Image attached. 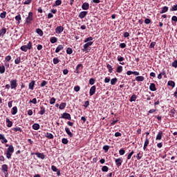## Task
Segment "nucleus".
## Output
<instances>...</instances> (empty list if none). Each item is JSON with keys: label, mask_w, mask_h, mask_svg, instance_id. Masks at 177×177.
I'll list each match as a JSON object with an SVG mask.
<instances>
[{"label": "nucleus", "mask_w": 177, "mask_h": 177, "mask_svg": "<svg viewBox=\"0 0 177 177\" xmlns=\"http://www.w3.org/2000/svg\"><path fill=\"white\" fill-rule=\"evenodd\" d=\"M162 138V131H159L158 135L156 136V140H161Z\"/></svg>", "instance_id": "4468645a"}, {"label": "nucleus", "mask_w": 177, "mask_h": 177, "mask_svg": "<svg viewBox=\"0 0 177 177\" xmlns=\"http://www.w3.org/2000/svg\"><path fill=\"white\" fill-rule=\"evenodd\" d=\"M130 102H135V100H136V95H133L131 97H130Z\"/></svg>", "instance_id": "37998d69"}, {"label": "nucleus", "mask_w": 177, "mask_h": 177, "mask_svg": "<svg viewBox=\"0 0 177 177\" xmlns=\"http://www.w3.org/2000/svg\"><path fill=\"white\" fill-rule=\"evenodd\" d=\"M50 42H51V44H56V42H57V38L56 37H52L50 40Z\"/></svg>", "instance_id": "473e14b6"}, {"label": "nucleus", "mask_w": 177, "mask_h": 177, "mask_svg": "<svg viewBox=\"0 0 177 177\" xmlns=\"http://www.w3.org/2000/svg\"><path fill=\"white\" fill-rule=\"evenodd\" d=\"M32 0H26L24 3V5H30L31 3Z\"/></svg>", "instance_id": "69168bd1"}, {"label": "nucleus", "mask_w": 177, "mask_h": 177, "mask_svg": "<svg viewBox=\"0 0 177 177\" xmlns=\"http://www.w3.org/2000/svg\"><path fill=\"white\" fill-rule=\"evenodd\" d=\"M62 5V0H56L53 6H60Z\"/></svg>", "instance_id": "a878e982"}, {"label": "nucleus", "mask_w": 177, "mask_h": 177, "mask_svg": "<svg viewBox=\"0 0 177 177\" xmlns=\"http://www.w3.org/2000/svg\"><path fill=\"white\" fill-rule=\"evenodd\" d=\"M0 17L1 19H5V17H6V12H3L2 13H1Z\"/></svg>", "instance_id": "a18cd8bd"}, {"label": "nucleus", "mask_w": 177, "mask_h": 177, "mask_svg": "<svg viewBox=\"0 0 177 177\" xmlns=\"http://www.w3.org/2000/svg\"><path fill=\"white\" fill-rule=\"evenodd\" d=\"M66 53H67L68 55H72V54H73V48H68L66 49Z\"/></svg>", "instance_id": "f704fd0d"}, {"label": "nucleus", "mask_w": 177, "mask_h": 177, "mask_svg": "<svg viewBox=\"0 0 177 177\" xmlns=\"http://www.w3.org/2000/svg\"><path fill=\"white\" fill-rule=\"evenodd\" d=\"M61 118H64L65 120H71V115L68 113H62Z\"/></svg>", "instance_id": "7ed1b4c3"}, {"label": "nucleus", "mask_w": 177, "mask_h": 177, "mask_svg": "<svg viewBox=\"0 0 177 177\" xmlns=\"http://www.w3.org/2000/svg\"><path fill=\"white\" fill-rule=\"evenodd\" d=\"M166 12H168V7L165 6L162 8V10L160 11V13H166Z\"/></svg>", "instance_id": "2f4dec72"}, {"label": "nucleus", "mask_w": 177, "mask_h": 177, "mask_svg": "<svg viewBox=\"0 0 177 177\" xmlns=\"http://www.w3.org/2000/svg\"><path fill=\"white\" fill-rule=\"evenodd\" d=\"M144 146H149V139L147 138L145 139Z\"/></svg>", "instance_id": "0e129e2a"}, {"label": "nucleus", "mask_w": 177, "mask_h": 177, "mask_svg": "<svg viewBox=\"0 0 177 177\" xmlns=\"http://www.w3.org/2000/svg\"><path fill=\"white\" fill-rule=\"evenodd\" d=\"M21 50H22V52H27L28 50L27 46L24 45V46H21Z\"/></svg>", "instance_id": "c9c22d12"}, {"label": "nucleus", "mask_w": 177, "mask_h": 177, "mask_svg": "<svg viewBox=\"0 0 177 177\" xmlns=\"http://www.w3.org/2000/svg\"><path fill=\"white\" fill-rule=\"evenodd\" d=\"M145 24H150V23H151V20H150V19H145Z\"/></svg>", "instance_id": "680f3d73"}, {"label": "nucleus", "mask_w": 177, "mask_h": 177, "mask_svg": "<svg viewBox=\"0 0 177 177\" xmlns=\"http://www.w3.org/2000/svg\"><path fill=\"white\" fill-rule=\"evenodd\" d=\"M6 34V28H3L0 30V37H3Z\"/></svg>", "instance_id": "6ab92c4d"}, {"label": "nucleus", "mask_w": 177, "mask_h": 177, "mask_svg": "<svg viewBox=\"0 0 177 177\" xmlns=\"http://www.w3.org/2000/svg\"><path fill=\"white\" fill-rule=\"evenodd\" d=\"M116 71L118 73H122V66H118L117 69H116Z\"/></svg>", "instance_id": "c03bdc74"}, {"label": "nucleus", "mask_w": 177, "mask_h": 177, "mask_svg": "<svg viewBox=\"0 0 177 177\" xmlns=\"http://www.w3.org/2000/svg\"><path fill=\"white\" fill-rule=\"evenodd\" d=\"M106 68H108L109 73H113V66H111V65L107 64Z\"/></svg>", "instance_id": "e433bc0d"}, {"label": "nucleus", "mask_w": 177, "mask_h": 177, "mask_svg": "<svg viewBox=\"0 0 177 177\" xmlns=\"http://www.w3.org/2000/svg\"><path fill=\"white\" fill-rule=\"evenodd\" d=\"M89 41H93V37H88L86 39H85L84 42H89Z\"/></svg>", "instance_id": "49530a36"}, {"label": "nucleus", "mask_w": 177, "mask_h": 177, "mask_svg": "<svg viewBox=\"0 0 177 177\" xmlns=\"http://www.w3.org/2000/svg\"><path fill=\"white\" fill-rule=\"evenodd\" d=\"M32 129H35V131H38V129H39V124L38 123H35L32 125Z\"/></svg>", "instance_id": "412c9836"}, {"label": "nucleus", "mask_w": 177, "mask_h": 177, "mask_svg": "<svg viewBox=\"0 0 177 177\" xmlns=\"http://www.w3.org/2000/svg\"><path fill=\"white\" fill-rule=\"evenodd\" d=\"M154 46H156V42L155 41H152L151 43V44L149 45V48H154Z\"/></svg>", "instance_id": "338daca9"}, {"label": "nucleus", "mask_w": 177, "mask_h": 177, "mask_svg": "<svg viewBox=\"0 0 177 177\" xmlns=\"http://www.w3.org/2000/svg\"><path fill=\"white\" fill-rule=\"evenodd\" d=\"M55 102H56V99L55 97H52L50 100V104H55Z\"/></svg>", "instance_id": "de8ad7c7"}, {"label": "nucleus", "mask_w": 177, "mask_h": 177, "mask_svg": "<svg viewBox=\"0 0 177 177\" xmlns=\"http://www.w3.org/2000/svg\"><path fill=\"white\" fill-rule=\"evenodd\" d=\"M119 154L120 155V156H124V154H125V150H124V149H120V151H119Z\"/></svg>", "instance_id": "4d7b16f0"}, {"label": "nucleus", "mask_w": 177, "mask_h": 177, "mask_svg": "<svg viewBox=\"0 0 177 177\" xmlns=\"http://www.w3.org/2000/svg\"><path fill=\"white\" fill-rule=\"evenodd\" d=\"M96 80H95L94 78H91L89 80V84L90 85H94Z\"/></svg>", "instance_id": "a19ab883"}, {"label": "nucleus", "mask_w": 177, "mask_h": 177, "mask_svg": "<svg viewBox=\"0 0 177 177\" xmlns=\"http://www.w3.org/2000/svg\"><path fill=\"white\" fill-rule=\"evenodd\" d=\"M172 21H177V17L176 16H173L171 17Z\"/></svg>", "instance_id": "774afa93"}, {"label": "nucleus", "mask_w": 177, "mask_h": 177, "mask_svg": "<svg viewBox=\"0 0 177 177\" xmlns=\"http://www.w3.org/2000/svg\"><path fill=\"white\" fill-rule=\"evenodd\" d=\"M136 80L139 82L145 81V77L143 76H138L136 77Z\"/></svg>", "instance_id": "4be33fe9"}, {"label": "nucleus", "mask_w": 177, "mask_h": 177, "mask_svg": "<svg viewBox=\"0 0 177 177\" xmlns=\"http://www.w3.org/2000/svg\"><path fill=\"white\" fill-rule=\"evenodd\" d=\"M65 131L66 132L67 135H68V136H70V138H73V133H71V131H70V129H68V127L65 128Z\"/></svg>", "instance_id": "2eb2a0df"}, {"label": "nucleus", "mask_w": 177, "mask_h": 177, "mask_svg": "<svg viewBox=\"0 0 177 177\" xmlns=\"http://www.w3.org/2000/svg\"><path fill=\"white\" fill-rule=\"evenodd\" d=\"M115 162L118 167H121V165L122 164V158H119L115 160Z\"/></svg>", "instance_id": "39448f33"}, {"label": "nucleus", "mask_w": 177, "mask_h": 177, "mask_svg": "<svg viewBox=\"0 0 177 177\" xmlns=\"http://www.w3.org/2000/svg\"><path fill=\"white\" fill-rule=\"evenodd\" d=\"M20 62H21V59H20V57H17V58L15 59V64H20Z\"/></svg>", "instance_id": "79ce46f5"}, {"label": "nucleus", "mask_w": 177, "mask_h": 177, "mask_svg": "<svg viewBox=\"0 0 177 177\" xmlns=\"http://www.w3.org/2000/svg\"><path fill=\"white\" fill-rule=\"evenodd\" d=\"M46 111V110H45V108L44 106H41L40 108V111H39V114L41 115H44V114H45V112Z\"/></svg>", "instance_id": "b1692460"}, {"label": "nucleus", "mask_w": 177, "mask_h": 177, "mask_svg": "<svg viewBox=\"0 0 177 177\" xmlns=\"http://www.w3.org/2000/svg\"><path fill=\"white\" fill-rule=\"evenodd\" d=\"M34 85H35V81L32 80L30 83H29V89L34 91Z\"/></svg>", "instance_id": "dca6fc26"}, {"label": "nucleus", "mask_w": 177, "mask_h": 177, "mask_svg": "<svg viewBox=\"0 0 177 177\" xmlns=\"http://www.w3.org/2000/svg\"><path fill=\"white\" fill-rule=\"evenodd\" d=\"M102 172H107L109 171V167L107 166H103L102 167Z\"/></svg>", "instance_id": "ea45409f"}, {"label": "nucleus", "mask_w": 177, "mask_h": 177, "mask_svg": "<svg viewBox=\"0 0 177 177\" xmlns=\"http://www.w3.org/2000/svg\"><path fill=\"white\" fill-rule=\"evenodd\" d=\"M175 115V109H171L169 112V115H171V117H174V115Z\"/></svg>", "instance_id": "603ef678"}, {"label": "nucleus", "mask_w": 177, "mask_h": 177, "mask_svg": "<svg viewBox=\"0 0 177 177\" xmlns=\"http://www.w3.org/2000/svg\"><path fill=\"white\" fill-rule=\"evenodd\" d=\"M53 63H54L55 64H57V63H59V58H57V57L53 58Z\"/></svg>", "instance_id": "6e6d98bb"}, {"label": "nucleus", "mask_w": 177, "mask_h": 177, "mask_svg": "<svg viewBox=\"0 0 177 177\" xmlns=\"http://www.w3.org/2000/svg\"><path fill=\"white\" fill-rule=\"evenodd\" d=\"M15 151V148L13 147V145H10L7 149L6 153V157L7 158H12V153Z\"/></svg>", "instance_id": "f257e3e1"}, {"label": "nucleus", "mask_w": 177, "mask_h": 177, "mask_svg": "<svg viewBox=\"0 0 177 177\" xmlns=\"http://www.w3.org/2000/svg\"><path fill=\"white\" fill-rule=\"evenodd\" d=\"M29 103H33V104H37V98H33L29 101Z\"/></svg>", "instance_id": "8fccbe9b"}, {"label": "nucleus", "mask_w": 177, "mask_h": 177, "mask_svg": "<svg viewBox=\"0 0 177 177\" xmlns=\"http://www.w3.org/2000/svg\"><path fill=\"white\" fill-rule=\"evenodd\" d=\"M64 30V28H63V26H57L55 29V32H57V34H62Z\"/></svg>", "instance_id": "423d86ee"}, {"label": "nucleus", "mask_w": 177, "mask_h": 177, "mask_svg": "<svg viewBox=\"0 0 177 177\" xmlns=\"http://www.w3.org/2000/svg\"><path fill=\"white\" fill-rule=\"evenodd\" d=\"M149 89L150 91H151L152 92H156V91H157V88H156V84L154 83H151L150 86H149Z\"/></svg>", "instance_id": "6e6552de"}, {"label": "nucleus", "mask_w": 177, "mask_h": 177, "mask_svg": "<svg viewBox=\"0 0 177 177\" xmlns=\"http://www.w3.org/2000/svg\"><path fill=\"white\" fill-rule=\"evenodd\" d=\"M172 67H174L175 68H177V61L174 60V62L172 63Z\"/></svg>", "instance_id": "e2e57ef3"}, {"label": "nucleus", "mask_w": 177, "mask_h": 177, "mask_svg": "<svg viewBox=\"0 0 177 177\" xmlns=\"http://www.w3.org/2000/svg\"><path fill=\"white\" fill-rule=\"evenodd\" d=\"M11 89H16L17 88V80H12L10 82Z\"/></svg>", "instance_id": "f03ea898"}, {"label": "nucleus", "mask_w": 177, "mask_h": 177, "mask_svg": "<svg viewBox=\"0 0 177 177\" xmlns=\"http://www.w3.org/2000/svg\"><path fill=\"white\" fill-rule=\"evenodd\" d=\"M46 138H47V139H53V134L50 133H46Z\"/></svg>", "instance_id": "cd10ccee"}, {"label": "nucleus", "mask_w": 177, "mask_h": 177, "mask_svg": "<svg viewBox=\"0 0 177 177\" xmlns=\"http://www.w3.org/2000/svg\"><path fill=\"white\" fill-rule=\"evenodd\" d=\"M36 32L40 35V37H42L44 35V32H42V30L39 29V28H37L36 30Z\"/></svg>", "instance_id": "bb28decb"}, {"label": "nucleus", "mask_w": 177, "mask_h": 177, "mask_svg": "<svg viewBox=\"0 0 177 177\" xmlns=\"http://www.w3.org/2000/svg\"><path fill=\"white\" fill-rule=\"evenodd\" d=\"M5 73V66L2 65L0 66V73L3 74Z\"/></svg>", "instance_id": "4c0bfd02"}, {"label": "nucleus", "mask_w": 177, "mask_h": 177, "mask_svg": "<svg viewBox=\"0 0 177 177\" xmlns=\"http://www.w3.org/2000/svg\"><path fill=\"white\" fill-rule=\"evenodd\" d=\"M62 142L64 144V145H67V143H68V140H67V138H63L62 140Z\"/></svg>", "instance_id": "3c124183"}, {"label": "nucleus", "mask_w": 177, "mask_h": 177, "mask_svg": "<svg viewBox=\"0 0 177 177\" xmlns=\"http://www.w3.org/2000/svg\"><path fill=\"white\" fill-rule=\"evenodd\" d=\"M32 21V12H30L28 16L26 17V23H31Z\"/></svg>", "instance_id": "20e7f679"}, {"label": "nucleus", "mask_w": 177, "mask_h": 177, "mask_svg": "<svg viewBox=\"0 0 177 177\" xmlns=\"http://www.w3.org/2000/svg\"><path fill=\"white\" fill-rule=\"evenodd\" d=\"M8 165H2V171L4 172L6 176L8 175Z\"/></svg>", "instance_id": "1a4fd4ad"}, {"label": "nucleus", "mask_w": 177, "mask_h": 177, "mask_svg": "<svg viewBox=\"0 0 177 177\" xmlns=\"http://www.w3.org/2000/svg\"><path fill=\"white\" fill-rule=\"evenodd\" d=\"M117 81H118V79H117V77H115V78L112 79L111 80V85H115V84L117 83Z\"/></svg>", "instance_id": "c85d7f7f"}, {"label": "nucleus", "mask_w": 177, "mask_h": 177, "mask_svg": "<svg viewBox=\"0 0 177 177\" xmlns=\"http://www.w3.org/2000/svg\"><path fill=\"white\" fill-rule=\"evenodd\" d=\"M81 89V87H80V86H75L74 87V91L75 92H80V90Z\"/></svg>", "instance_id": "09e8293b"}, {"label": "nucleus", "mask_w": 177, "mask_h": 177, "mask_svg": "<svg viewBox=\"0 0 177 177\" xmlns=\"http://www.w3.org/2000/svg\"><path fill=\"white\" fill-rule=\"evenodd\" d=\"M64 48L63 45H59L55 50V53H59V50H63Z\"/></svg>", "instance_id": "a211bd4d"}, {"label": "nucleus", "mask_w": 177, "mask_h": 177, "mask_svg": "<svg viewBox=\"0 0 177 177\" xmlns=\"http://www.w3.org/2000/svg\"><path fill=\"white\" fill-rule=\"evenodd\" d=\"M82 9H83V10H88V9H89V3H84L82 6Z\"/></svg>", "instance_id": "9b49d317"}, {"label": "nucleus", "mask_w": 177, "mask_h": 177, "mask_svg": "<svg viewBox=\"0 0 177 177\" xmlns=\"http://www.w3.org/2000/svg\"><path fill=\"white\" fill-rule=\"evenodd\" d=\"M86 44H85L84 45V49H88V48H89V46H92L93 44V41H87L86 42Z\"/></svg>", "instance_id": "ddd939ff"}, {"label": "nucleus", "mask_w": 177, "mask_h": 177, "mask_svg": "<svg viewBox=\"0 0 177 177\" xmlns=\"http://www.w3.org/2000/svg\"><path fill=\"white\" fill-rule=\"evenodd\" d=\"M167 85H169V86H171L172 88H175V82L169 80L167 83Z\"/></svg>", "instance_id": "5701e85b"}, {"label": "nucleus", "mask_w": 177, "mask_h": 177, "mask_svg": "<svg viewBox=\"0 0 177 177\" xmlns=\"http://www.w3.org/2000/svg\"><path fill=\"white\" fill-rule=\"evenodd\" d=\"M48 84V82L44 80L41 84H40V86H41L42 88H44V86H45L46 84Z\"/></svg>", "instance_id": "13d9d810"}, {"label": "nucleus", "mask_w": 177, "mask_h": 177, "mask_svg": "<svg viewBox=\"0 0 177 177\" xmlns=\"http://www.w3.org/2000/svg\"><path fill=\"white\" fill-rule=\"evenodd\" d=\"M109 149H110V146L109 145H104L103 147V150H104L105 153H107V151H109Z\"/></svg>", "instance_id": "58836bf2"}, {"label": "nucleus", "mask_w": 177, "mask_h": 177, "mask_svg": "<svg viewBox=\"0 0 177 177\" xmlns=\"http://www.w3.org/2000/svg\"><path fill=\"white\" fill-rule=\"evenodd\" d=\"M0 140H1V143H8V140L5 138V136L3 134H0Z\"/></svg>", "instance_id": "f8f14e48"}, {"label": "nucleus", "mask_w": 177, "mask_h": 177, "mask_svg": "<svg viewBox=\"0 0 177 177\" xmlns=\"http://www.w3.org/2000/svg\"><path fill=\"white\" fill-rule=\"evenodd\" d=\"M24 46H26V48H28V50H29L30 49L32 48V43H31V41H29L27 45H24Z\"/></svg>", "instance_id": "c756f323"}, {"label": "nucleus", "mask_w": 177, "mask_h": 177, "mask_svg": "<svg viewBox=\"0 0 177 177\" xmlns=\"http://www.w3.org/2000/svg\"><path fill=\"white\" fill-rule=\"evenodd\" d=\"M86 15H88V11H82L79 14V17L80 19H84Z\"/></svg>", "instance_id": "9d476101"}, {"label": "nucleus", "mask_w": 177, "mask_h": 177, "mask_svg": "<svg viewBox=\"0 0 177 177\" xmlns=\"http://www.w3.org/2000/svg\"><path fill=\"white\" fill-rule=\"evenodd\" d=\"M15 20L18 21V24L20 23V20H21V15H18L15 17Z\"/></svg>", "instance_id": "7c9ffc66"}, {"label": "nucleus", "mask_w": 177, "mask_h": 177, "mask_svg": "<svg viewBox=\"0 0 177 177\" xmlns=\"http://www.w3.org/2000/svg\"><path fill=\"white\" fill-rule=\"evenodd\" d=\"M96 92V86H91V88H90V96H93V94Z\"/></svg>", "instance_id": "0eeeda50"}, {"label": "nucleus", "mask_w": 177, "mask_h": 177, "mask_svg": "<svg viewBox=\"0 0 177 177\" xmlns=\"http://www.w3.org/2000/svg\"><path fill=\"white\" fill-rule=\"evenodd\" d=\"M11 114H12V115H16V114H17V106H14L12 109Z\"/></svg>", "instance_id": "f3484780"}, {"label": "nucleus", "mask_w": 177, "mask_h": 177, "mask_svg": "<svg viewBox=\"0 0 177 177\" xmlns=\"http://www.w3.org/2000/svg\"><path fill=\"white\" fill-rule=\"evenodd\" d=\"M177 10V4L173 6L171 8H170V12H175Z\"/></svg>", "instance_id": "72a5a7b5"}, {"label": "nucleus", "mask_w": 177, "mask_h": 177, "mask_svg": "<svg viewBox=\"0 0 177 177\" xmlns=\"http://www.w3.org/2000/svg\"><path fill=\"white\" fill-rule=\"evenodd\" d=\"M13 131H14V132H17V131L21 132V128L16 127V128L13 129Z\"/></svg>", "instance_id": "864d4df0"}, {"label": "nucleus", "mask_w": 177, "mask_h": 177, "mask_svg": "<svg viewBox=\"0 0 177 177\" xmlns=\"http://www.w3.org/2000/svg\"><path fill=\"white\" fill-rule=\"evenodd\" d=\"M36 155L37 156L38 158H41V160H45V155L44 153H36Z\"/></svg>", "instance_id": "aec40b11"}, {"label": "nucleus", "mask_w": 177, "mask_h": 177, "mask_svg": "<svg viewBox=\"0 0 177 177\" xmlns=\"http://www.w3.org/2000/svg\"><path fill=\"white\" fill-rule=\"evenodd\" d=\"M5 60H6V62H10V60H12V57L10 55H8L6 57Z\"/></svg>", "instance_id": "bf43d9fd"}, {"label": "nucleus", "mask_w": 177, "mask_h": 177, "mask_svg": "<svg viewBox=\"0 0 177 177\" xmlns=\"http://www.w3.org/2000/svg\"><path fill=\"white\" fill-rule=\"evenodd\" d=\"M66 102L61 103L60 105H59V109L60 110H64V109H66Z\"/></svg>", "instance_id": "393cba45"}, {"label": "nucleus", "mask_w": 177, "mask_h": 177, "mask_svg": "<svg viewBox=\"0 0 177 177\" xmlns=\"http://www.w3.org/2000/svg\"><path fill=\"white\" fill-rule=\"evenodd\" d=\"M51 169L52 171H53V172H57L58 171L57 167H56V166H52Z\"/></svg>", "instance_id": "052dcab7"}, {"label": "nucleus", "mask_w": 177, "mask_h": 177, "mask_svg": "<svg viewBox=\"0 0 177 177\" xmlns=\"http://www.w3.org/2000/svg\"><path fill=\"white\" fill-rule=\"evenodd\" d=\"M133 151H132L130 153H129L128 156H127V160H131V158L132 157V156H133Z\"/></svg>", "instance_id": "5fc2aeb1"}]
</instances>
